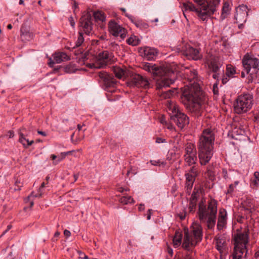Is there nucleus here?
I'll return each mask as SVG.
<instances>
[{"mask_svg": "<svg viewBox=\"0 0 259 259\" xmlns=\"http://www.w3.org/2000/svg\"><path fill=\"white\" fill-rule=\"evenodd\" d=\"M176 79V74L175 72L171 70H167L156 79V89L160 91L163 88L169 87L171 84L174 83Z\"/></svg>", "mask_w": 259, "mask_h": 259, "instance_id": "8", "label": "nucleus"}, {"mask_svg": "<svg viewBox=\"0 0 259 259\" xmlns=\"http://www.w3.org/2000/svg\"><path fill=\"white\" fill-rule=\"evenodd\" d=\"M249 240V229L246 228L243 232L237 233L234 238V251L232 259H242L243 253L246 256L248 250L246 245Z\"/></svg>", "mask_w": 259, "mask_h": 259, "instance_id": "5", "label": "nucleus"}, {"mask_svg": "<svg viewBox=\"0 0 259 259\" xmlns=\"http://www.w3.org/2000/svg\"><path fill=\"white\" fill-rule=\"evenodd\" d=\"M176 92V89H174L173 90H169L166 91H163L162 90L161 91H160L158 93L159 94L161 98L167 99L172 97L175 94Z\"/></svg>", "mask_w": 259, "mask_h": 259, "instance_id": "32", "label": "nucleus"}, {"mask_svg": "<svg viewBox=\"0 0 259 259\" xmlns=\"http://www.w3.org/2000/svg\"><path fill=\"white\" fill-rule=\"evenodd\" d=\"M68 21L69 22L71 26L74 28L75 24V22L74 18L72 16L69 17L68 18Z\"/></svg>", "mask_w": 259, "mask_h": 259, "instance_id": "54", "label": "nucleus"}, {"mask_svg": "<svg viewBox=\"0 0 259 259\" xmlns=\"http://www.w3.org/2000/svg\"><path fill=\"white\" fill-rule=\"evenodd\" d=\"M120 202L124 204H127L128 203H134V200L129 196H123L120 199Z\"/></svg>", "mask_w": 259, "mask_h": 259, "instance_id": "42", "label": "nucleus"}, {"mask_svg": "<svg viewBox=\"0 0 259 259\" xmlns=\"http://www.w3.org/2000/svg\"><path fill=\"white\" fill-rule=\"evenodd\" d=\"M186 78L191 83L198 82L197 71L194 68H186L185 72Z\"/></svg>", "mask_w": 259, "mask_h": 259, "instance_id": "20", "label": "nucleus"}, {"mask_svg": "<svg viewBox=\"0 0 259 259\" xmlns=\"http://www.w3.org/2000/svg\"><path fill=\"white\" fill-rule=\"evenodd\" d=\"M234 189V186L233 184H230L229 187V189L227 191V193H231L233 192Z\"/></svg>", "mask_w": 259, "mask_h": 259, "instance_id": "58", "label": "nucleus"}, {"mask_svg": "<svg viewBox=\"0 0 259 259\" xmlns=\"http://www.w3.org/2000/svg\"><path fill=\"white\" fill-rule=\"evenodd\" d=\"M172 112V114L171 115L170 118L179 128L182 129L185 125L189 124V117L176 107H174Z\"/></svg>", "mask_w": 259, "mask_h": 259, "instance_id": "10", "label": "nucleus"}, {"mask_svg": "<svg viewBox=\"0 0 259 259\" xmlns=\"http://www.w3.org/2000/svg\"><path fill=\"white\" fill-rule=\"evenodd\" d=\"M227 211L225 209H221L219 211V217L217 223V229L221 230L226 224Z\"/></svg>", "mask_w": 259, "mask_h": 259, "instance_id": "19", "label": "nucleus"}, {"mask_svg": "<svg viewBox=\"0 0 259 259\" xmlns=\"http://www.w3.org/2000/svg\"><path fill=\"white\" fill-rule=\"evenodd\" d=\"M182 51L183 54L187 57L189 59L198 60L202 58V55L199 50L191 47L189 45H186Z\"/></svg>", "mask_w": 259, "mask_h": 259, "instance_id": "14", "label": "nucleus"}, {"mask_svg": "<svg viewBox=\"0 0 259 259\" xmlns=\"http://www.w3.org/2000/svg\"><path fill=\"white\" fill-rule=\"evenodd\" d=\"M127 43L133 46H136L139 45L140 40L136 36H132L126 40Z\"/></svg>", "mask_w": 259, "mask_h": 259, "instance_id": "40", "label": "nucleus"}, {"mask_svg": "<svg viewBox=\"0 0 259 259\" xmlns=\"http://www.w3.org/2000/svg\"><path fill=\"white\" fill-rule=\"evenodd\" d=\"M45 185H46V184L45 182H43L41 183V186H40V188H39L38 193L33 195L35 197H40L41 196L42 193V189L45 187Z\"/></svg>", "mask_w": 259, "mask_h": 259, "instance_id": "50", "label": "nucleus"}, {"mask_svg": "<svg viewBox=\"0 0 259 259\" xmlns=\"http://www.w3.org/2000/svg\"><path fill=\"white\" fill-rule=\"evenodd\" d=\"M65 157V153L62 152L60 155H55L54 154H52L51 155V158L54 160V163L55 164H57L59 161H60L62 159H63Z\"/></svg>", "mask_w": 259, "mask_h": 259, "instance_id": "43", "label": "nucleus"}, {"mask_svg": "<svg viewBox=\"0 0 259 259\" xmlns=\"http://www.w3.org/2000/svg\"><path fill=\"white\" fill-rule=\"evenodd\" d=\"M186 178V183H185V188H186V192L188 194L190 195L191 193V191L193 186L194 183L195 181L196 177L192 176V175H189V174L185 175Z\"/></svg>", "mask_w": 259, "mask_h": 259, "instance_id": "23", "label": "nucleus"}, {"mask_svg": "<svg viewBox=\"0 0 259 259\" xmlns=\"http://www.w3.org/2000/svg\"><path fill=\"white\" fill-rule=\"evenodd\" d=\"M186 214H187V211H186V208H184V209L183 210V212L179 213L178 214V215L181 220H183L186 218Z\"/></svg>", "mask_w": 259, "mask_h": 259, "instance_id": "53", "label": "nucleus"}, {"mask_svg": "<svg viewBox=\"0 0 259 259\" xmlns=\"http://www.w3.org/2000/svg\"><path fill=\"white\" fill-rule=\"evenodd\" d=\"M108 30L112 35L120 36L122 40L125 37L127 33L126 30L114 20H111L109 22Z\"/></svg>", "mask_w": 259, "mask_h": 259, "instance_id": "12", "label": "nucleus"}, {"mask_svg": "<svg viewBox=\"0 0 259 259\" xmlns=\"http://www.w3.org/2000/svg\"><path fill=\"white\" fill-rule=\"evenodd\" d=\"M59 235H60V233L58 231H57L55 233L54 237L52 238L53 241H55V240H56L57 238H58L59 237Z\"/></svg>", "mask_w": 259, "mask_h": 259, "instance_id": "62", "label": "nucleus"}, {"mask_svg": "<svg viewBox=\"0 0 259 259\" xmlns=\"http://www.w3.org/2000/svg\"><path fill=\"white\" fill-rule=\"evenodd\" d=\"M99 77L102 79L106 88L113 87L116 84V80L105 72H99Z\"/></svg>", "mask_w": 259, "mask_h": 259, "instance_id": "17", "label": "nucleus"}, {"mask_svg": "<svg viewBox=\"0 0 259 259\" xmlns=\"http://www.w3.org/2000/svg\"><path fill=\"white\" fill-rule=\"evenodd\" d=\"M92 21V14L89 12H84L80 19V26L82 27L84 33L88 35L93 33Z\"/></svg>", "mask_w": 259, "mask_h": 259, "instance_id": "11", "label": "nucleus"}, {"mask_svg": "<svg viewBox=\"0 0 259 259\" xmlns=\"http://www.w3.org/2000/svg\"><path fill=\"white\" fill-rule=\"evenodd\" d=\"M228 76H227V75H226V76H224L223 77V78L222 79V81L223 84H225L228 82Z\"/></svg>", "mask_w": 259, "mask_h": 259, "instance_id": "63", "label": "nucleus"}, {"mask_svg": "<svg viewBox=\"0 0 259 259\" xmlns=\"http://www.w3.org/2000/svg\"><path fill=\"white\" fill-rule=\"evenodd\" d=\"M125 16L131 20L137 27L143 30L147 29L148 28L149 25L148 24L143 22L142 20H136L132 15L128 14H126Z\"/></svg>", "mask_w": 259, "mask_h": 259, "instance_id": "26", "label": "nucleus"}, {"mask_svg": "<svg viewBox=\"0 0 259 259\" xmlns=\"http://www.w3.org/2000/svg\"><path fill=\"white\" fill-rule=\"evenodd\" d=\"M216 241V248L220 252L222 253L226 248V238L224 235H217L214 238Z\"/></svg>", "mask_w": 259, "mask_h": 259, "instance_id": "18", "label": "nucleus"}, {"mask_svg": "<svg viewBox=\"0 0 259 259\" xmlns=\"http://www.w3.org/2000/svg\"><path fill=\"white\" fill-rule=\"evenodd\" d=\"M200 6L196 9L198 16L204 21L212 15L219 7L221 0H194Z\"/></svg>", "mask_w": 259, "mask_h": 259, "instance_id": "6", "label": "nucleus"}, {"mask_svg": "<svg viewBox=\"0 0 259 259\" xmlns=\"http://www.w3.org/2000/svg\"><path fill=\"white\" fill-rule=\"evenodd\" d=\"M254 118L255 121H256L258 123L259 122V112L256 113L254 115Z\"/></svg>", "mask_w": 259, "mask_h": 259, "instance_id": "64", "label": "nucleus"}, {"mask_svg": "<svg viewBox=\"0 0 259 259\" xmlns=\"http://www.w3.org/2000/svg\"><path fill=\"white\" fill-rule=\"evenodd\" d=\"M182 235L179 232H176L173 239L174 245L176 247L179 246L182 241Z\"/></svg>", "mask_w": 259, "mask_h": 259, "instance_id": "39", "label": "nucleus"}, {"mask_svg": "<svg viewBox=\"0 0 259 259\" xmlns=\"http://www.w3.org/2000/svg\"><path fill=\"white\" fill-rule=\"evenodd\" d=\"M252 96L244 94L238 97L234 104V111L237 114L245 113L249 110L252 105Z\"/></svg>", "mask_w": 259, "mask_h": 259, "instance_id": "7", "label": "nucleus"}, {"mask_svg": "<svg viewBox=\"0 0 259 259\" xmlns=\"http://www.w3.org/2000/svg\"><path fill=\"white\" fill-rule=\"evenodd\" d=\"M185 154L184 155H191L197 154L196 149L193 144L188 143L185 147Z\"/></svg>", "mask_w": 259, "mask_h": 259, "instance_id": "33", "label": "nucleus"}, {"mask_svg": "<svg viewBox=\"0 0 259 259\" xmlns=\"http://www.w3.org/2000/svg\"><path fill=\"white\" fill-rule=\"evenodd\" d=\"M84 41V37L83 36V33L82 32H79V34L77 37V39L75 43V45L73 46H71L70 45V46H66V49H70L71 47L72 48L74 49L76 47H78L81 45V44Z\"/></svg>", "mask_w": 259, "mask_h": 259, "instance_id": "36", "label": "nucleus"}, {"mask_svg": "<svg viewBox=\"0 0 259 259\" xmlns=\"http://www.w3.org/2000/svg\"><path fill=\"white\" fill-rule=\"evenodd\" d=\"M217 201L212 199L208 201L207 205L201 200L198 204V214L201 223L205 224L208 229L214 228L217 219Z\"/></svg>", "mask_w": 259, "mask_h": 259, "instance_id": "3", "label": "nucleus"}, {"mask_svg": "<svg viewBox=\"0 0 259 259\" xmlns=\"http://www.w3.org/2000/svg\"><path fill=\"white\" fill-rule=\"evenodd\" d=\"M152 68V64L149 63H147L144 66V69L147 71L151 72V69Z\"/></svg>", "mask_w": 259, "mask_h": 259, "instance_id": "55", "label": "nucleus"}, {"mask_svg": "<svg viewBox=\"0 0 259 259\" xmlns=\"http://www.w3.org/2000/svg\"><path fill=\"white\" fill-rule=\"evenodd\" d=\"M222 66V64L218 58L211 59L208 64L209 69L213 72H220V68Z\"/></svg>", "mask_w": 259, "mask_h": 259, "instance_id": "24", "label": "nucleus"}, {"mask_svg": "<svg viewBox=\"0 0 259 259\" xmlns=\"http://www.w3.org/2000/svg\"><path fill=\"white\" fill-rule=\"evenodd\" d=\"M80 151V149H78L76 150H71L66 152V160L69 159L70 161L74 162L79 156Z\"/></svg>", "mask_w": 259, "mask_h": 259, "instance_id": "27", "label": "nucleus"}, {"mask_svg": "<svg viewBox=\"0 0 259 259\" xmlns=\"http://www.w3.org/2000/svg\"><path fill=\"white\" fill-rule=\"evenodd\" d=\"M181 92L182 103L194 116H200L202 106L206 102L207 98L198 82L194 81L185 85L181 88Z\"/></svg>", "mask_w": 259, "mask_h": 259, "instance_id": "1", "label": "nucleus"}, {"mask_svg": "<svg viewBox=\"0 0 259 259\" xmlns=\"http://www.w3.org/2000/svg\"><path fill=\"white\" fill-rule=\"evenodd\" d=\"M213 74L212 75V77L214 78V79H217L218 80L219 79V78L220 77V73L219 72H213Z\"/></svg>", "mask_w": 259, "mask_h": 259, "instance_id": "59", "label": "nucleus"}, {"mask_svg": "<svg viewBox=\"0 0 259 259\" xmlns=\"http://www.w3.org/2000/svg\"><path fill=\"white\" fill-rule=\"evenodd\" d=\"M150 162L153 165H158L160 164V163L159 160H158V161H156V160H150Z\"/></svg>", "mask_w": 259, "mask_h": 259, "instance_id": "60", "label": "nucleus"}, {"mask_svg": "<svg viewBox=\"0 0 259 259\" xmlns=\"http://www.w3.org/2000/svg\"><path fill=\"white\" fill-rule=\"evenodd\" d=\"M242 66L244 70L247 74H248L252 69V72L250 73L252 75L254 73H256L258 70L259 60L256 58L251 57V56L246 54L242 59Z\"/></svg>", "mask_w": 259, "mask_h": 259, "instance_id": "9", "label": "nucleus"}, {"mask_svg": "<svg viewBox=\"0 0 259 259\" xmlns=\"http://www.w3.org/2000/svg\"><path fill=\"white\" fill-rule=\"evenodd\" d=\"M110 53L107 51L100 52L97 55L98 61L94 64L95 68H101L106 66L109 60Z\"/></svg>", "mask_w": 259, "mask_h": 259, "instance_id": "15", "label": "nucleus"}, {"mask_svg": "<svg viewBox=\"0 0 259 259\" xmlns=\"http://www.w3.org/2000/svg\"><path fill=\"white\" fill-rule=\"evenodd\" d=\"M254 180L252 182V184L255 187L258 186V182H259V172L255 171L254 173Z\"/></svg>", "mask_w": 259, "mask_h": 259, "instance_id": "47", "label": "nucleus"}, {"mask_svg": "<svg viewBox=\"0 0 259 259\" xmlns=\"http://www.w3.org/2000/svg\"><path fill=\"white\" fill-rule=\"evenodd\" d=\"M231 10V8L230 7V5L229 2H225L223 4V6L222 10V14L221 16V19L223 20H224L227 16L230 14V11Z\"/></svg>", "mask_w": 259, "mask_h": 259, "instance_id": "29", "label": "nucleus"}, {"mask_svg": "<svg viewBox=\"0 0 259 259\" xmlns=\"http://www.w3.org/2000/svg\"><path fill=\"white\" fill-rule=\"evenodd\" d=\"M112 70L115 76L119 79H121L124 75L125 70L119 67H114Z\"/></svg>", "mask_w": 259, "mask_h": 259, "instance_id": "35", "label": "nucleus"}, {"mask_svg": "<svg viewBox=\"0 0 259 259\" xmlns=\"http://www.w3.org/2000/svg\"><path fill=\"white\" fill-rule=\"evenodd\" d=\"M77 176L75 174L70 176L68 178V181L70 184H73L77 179Z\"/></svg>", "mask_w": 259, "mask_h": 259, "instance_id": "51", "label": "nucleus"}, {"mask_svg": "<svg viewBox=\"0 0 259 259\" xmlns=\"http://www.w3.org/2000/svg\"><path fill=\"white\" fill-rule=\"evenodd\" d=\"M213 92L214 95L219 94V88L217 83H214L213 85Z\"/></svg>", "mask_w": 259, "mask_h": 259, "instance_id": "56", "label": "nucleus"}, {"mask_svg": "<svg viewBox=\"0 0 259 259\" xmlns=\"http://www.w3.org/2000/svg\"><path fill=\"white\" fill-rule=\"evenodd\" d=\"M196 204L192 203V202H189V213H194L196 210Z\"/></svg>", "mask_w": 259, "mask_h": 259, "instance_id": "49", "label": "nucleus"}, {"mask_svg": "<svg viewBox=\"0 0 259 259\" xmlns=\"http://www.w3.org/2000/svg\"><path fill=\"white\" fill-rule=\"evenodd\" d=\"M185 161L189 165L191 166L193 164L196 163L197 157L196 154L191 155H184Z\"/></svg>", "mask_w": 259, "mask_h": 259, "instance_id": "34", "label": "nucleus"}, {"mask_svg": "<svg viewBox=\"0 0 259 259\" xmlns=\"http://www.w3.org/2000/svg\"><path fill=\"white\" fill-rule=\"evenodd\" d=\"M151 69V73L153 74L154 75L158 77L159 76L163 74L164 73L167 71V70L163 69L162 67H159L155 64L152 65Z\"/></svg>", "mask_w": 259, "mask_h": 259, "instance_id": "30", "label": "nucleus"}, {"mask_svg": "<svg viewBox=\"0 0 259 259\" xmlns=\"http://www.w3.org/2000/svg\"><path fill=\"white\" fill-rule=\"evenodd\" d=\"M183 5L185 8L187 10L192 11L193 9H194V6L191 3H184Z\"/></svg>", "mask_w": 259, "mask_h": 259, "instance_id": "52", "label": "nucleus"}, {"mask_svg": "<svg viewBox=\"0 0 259 259\" xmlns=\"http://www.w3.org/2000/svg\"><path fill=\"white\" fill-rule=\"evenodd\" d=\"M223 175L224 179H227L228 178L227 171L225 169H223Z\"/></svg>", "mask_w": 259, "mask_h": 259, "instance_id": "61", "label": "nucleus"}, {"mask_svg": "<svg viewBox=\"0 0 259 259\" xmlns=\"http://www.w3.org/2000/svg\"><path fill=\"white\" fill-rule=\"evenodd\" d=\"M64 55L65 53L64 52H58L54 54L53 55V60L51 58H49L48 63L49 66L53 67L54 64L61 63L65 58Z\"/></svg>", "mask_w": 259, "mask_h": 259, "instance_id": "22", "label": "nucleus"}, {"mask_svg": "<svg viewBox=\"0 0 259 259\" xmlns=\"http://www.w3.org/2000/svg\"><path fill=\"white\" fill-rule=\"evenodd\" d=\"M206 175L210 180H212L214 177V174L213 171L208 167L207 169Z\"/></svg>", "mask_w": 259, "mask_h": 259, "instance_id": "48", "label": "nucleus"}, {"mask_svg": "<svg viewBox=\"0 0 259 259\" xmlns=\"http://www.w3.org/2000/svg\"><path fill=\"white\" fill-rule=\"evenodd\" d=\"M33 35L25 28L22 27L20 30V37L23 41H29L32 38Z\"/></svg>", "mask_w": 259, "mask_h": 259, "instance_id": "28", "label": "nucleus"}, {"mask_svg": "<svg viewBox=\"0 0 259 259\" xmlns=\"http://www.w3.org/2000/svg\"><path fill=\"white\" fill-rule=\"evenodd\" d=\"M19 141L23 145L24 148H27L29 146L31 145L33 143L34 141H29L28 139H26L25 135L23 133H19Z\"/></svg>", "mask_w": 259, "mask_h": 259, "instance_id": "31", "label": "nucleus"}, {"mask_svg": "<svg viewBox=\"0 0 259 259\" xmlns=\"http://www.w3.org/2000/svg\"><path fill=\"white\" fill-rule=\"evenodd\" d=\"M242 205L244 209L247 211L250 214L252 213L255 209V201L253 199L246 198V200L242 203Z\"/></svg>", "mask_w": 259, "mask_h": 259, "instance_id": "25", "label": "nucleus"}, {"mask_svg": "<svg viewBox=\"0 0 259 259\" xmlns=\"http://www.w3.org/2000/svg\"><path fill=\"white\" fill-rule=\"evenodd\" d=\"M214 136L210 128L203 131L198 143V156L201 165H206L211 158L213 153Z\"/></svg>", "mask_w": 259, "mask_h": 259, "instance_id": "2", "label": "nucleus"}, {"mask_svg": "<svg viewBox=\"0 0 259 259\" xmlns=\"http://www.w3.org/2000/svg\"><path fill=\"white\" fill-rule=\"evenodd\" d=\"M248 16L247 7L246 6H240L236 10L235 18L236 23H245Z\"/></svg>", "mask_w": 259, "mask_h": 259, "instance_id": "16", "label": "nucleus"}, {"mask_svg": "<svg viewBox=\"0 0 259 259\" xmlns=\"http://www.w3.org/2000/svg\"><path fill=\"white\" fill-rule=\"evenodd\" d=\"M156 142L157 143L160 144V143H166V140L165 139H162V138L158 137V138H156Z\"/></svg>", "mask_w": 259, "mask_h": 259, "instance_id": "57", "label": "nucleus"}, {"mask_svg": "<svg viewBox=\"0 0 259 259\" xmlns=\"http://www.w3.org/2000/svg\"><path fill=\"white\" fill-rule=\"evenodd\" d=\"M237 73L236 68L231 64H228L226 67V75L228 77H233Z\"/></svg>", "mask_w": 259, "mask_h": 259, "instance_id": "37", "label": "nucleus"}, {"mask_svg": "<svg viewBox=\"0 0 259 259\" xmlns=\"http://www.w3.org/2000/svg\"><path fill=\"white\" fill-rule=\"evenodd\" d=\"M191 229V232L189 231L188 228L184 229V236L182 243V247L189 252H192L193 248L202 239V228L200 225L197 223L193 224Z\"/></svg>", "mask_w": 259, "mask_h": 259, "instance_id": "4", "label": "nucleus"}, {"mask_svg": "<svg viewBox=\"0 0 259 259\" xmlns=\"http://www.w3.org/2000/svg\"><path fill=\"white\" fill-rule=\"evenodd\" d=\"M76 69V66L74 64L69 63L68 64H66V73L74 72Z\"/></svg>", "mask_w": 259, "mask_h": 259, "instance_id": "45", "label": "nucleus"}, {"mask_svg": "<svg viewBox=\"0 0 259 259\" xmlns=\"http://www.w3.org/2000/svg\"><path fill=\"white\" fill-rule=\"evenodd\" d=\"M94 17L96 21L104 22L106 20L105 14L101 12H96L94 13Z\"/></svg>", "mask_w": 259, "mask_h": 259, "instance_id": "41", "label": "nucleus"}, {"mask_svg": "<svg viewBox=\"0 0 259 259\" xmlns=\"http://www.w3.org/2000/svg\"><path fill=\"white\" fill-rule=\"evenodd\" d=\"M144 56L148 60H154L157 55L158 51L157 49L150 48L145 47L143 50Z\"/></svg>", "mask_w": 259, "mask_h": 259, "instance_id": "21", "label": "nucleus"}, {"mask_svg": "<svg viewBox=\"0 0 259 259\" xmlns=\"http://www.w3.org/2000/svg\"><path fill=\"white\" fill-rule=\"evenodd\" d=\"M129 85L131 87L147 89L149 87V83L146 77L138 74H135L131 76Z\"/></svg>", "mask_w": 259, "mask_h": 259, "instance_id": "13", "label": "nucleus"}, {"mask_svg": "<svg viewBox=\"0 0 259 259\" xmlns=\"http://www.w3.org/2000/svg\"><path fill=\"white\" fill-rule=\"evenodd\" d=\"M67 251L71 252L72 254H74V253H77L79 255V258H80L89 259L88 256L86 255L83 252H82L80 251H78L75 249H72L70 250L68 249Z\"/></svg>", "mask_w": 259, "mask_h": 259, "instance_id": "44", "label": "nucleus"}, {"mask_svg": "<svg viewBox=\"0 0 259 259\" xmlns=\"http://www.w3.org/2000/svg\"><path fill=\"white\" fill-rule=\"evenodd\" d=\"M199 196V189L195 187L193 191L192 194L191 195V198L190 199V202H192V203H194V204H197V200H198V198Z\"/></svg>", "mask_w": 259, "mask_h": 259, "instance_id": "38", "label": "nucleus"}, {"mask_svg": "<svg viewBox=\"0 0 259 259\" xmlns=\"http://www.w3.org/2000/svg\"><path fill=\"white\" fill-rule=\"evenodd\" d=\"M198 167L195 165L193 166L188 172L186 173V174H189V175H192L194 177H196L198 175Z\"/></svg>", "mask_w": 259, "mask_h": 259, "instance_id": "46", "label": "nucleus"}]
</instances>
